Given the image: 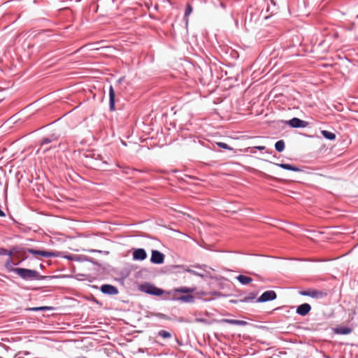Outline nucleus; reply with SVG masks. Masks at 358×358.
Returning <instances> with one entry per match:
<instances>
[{
	"mask_svg": "<svg viewBox=\"0 0 358 358\" xmlns=\"http://www.w3.org/2000/svg\"><path fill=\"white\" fill-rule=\"evenodd\" d=\"M83 163L89 169L101 171L110 170L107 167L108 162L103 160V157L94 151H87V152L84 154Z\"/></svg>",
	"mask_w": 358,
	"mask_h": 358,
	"instance_id": "obj_1",
	"label": "nucleus"
},
{
	"mask_svg": "<svg viewBox=\"0 0 358 358\" xmlns=\"http://www.w3.org/2000/svg\"><path fill=\"white\" fill-rule=\"evenodd\" d=\"M139 290L145 294L160 296L164 293V290L159 288L150 282H144L139 286Z\"/></svg>",
	"mask_w": 358,
	"mask_h": 358,
	"instance_id": "obj_2",
	"label": "nucleus"
},
{
	"mask_svg": "<svg viewBox=\"0 0 358 358\" xmlns=\"http://www.w3.org/2000/svg\"><path fill=\"white\" fill-rule=\"evenodd\" d=\"M21 250H20V253L22 255H26V253H29L33 255H38L43 257L49 258L53 257V256L59 255L58 253H54L53 251H48V250H36L34 248H22L20 247Z\"/></svg>",
	"mask_w": 358,
	"mask_h": 358,
	"instance_id": "obj_3",
	"label": "nucleus"
},
{
	"mask_svg": "<svg viewBox=\"0 0 358 358\" xmlns=\"http://www.w3.org/2000/svg\"><path fill=\"white\" fill-rule=\"evenodd\" d=\"M17 271L16 274L24 280H36V278L38 275V271L34 269L19 268Z\"/></svg>",
	"mask_w": 358,
	"mask_h": 358,
	"instance_id": "obj_4",
	"label": "nucleus"
},
{
	"mask_svg": "<svg viewBox=\"0 0 358 358\" xmlns=\"http://www.w3.org/2000/svg\"><path fill=\"white\" fill-rule=\"evenodd\" d=\"M301 296H309L313 299H323L327 296V293L325 291L317 290L315 289H308L306 290H301L299 292Z\"/></svg>",
	"mask_w": 358,
	"mask_h": 358,
	"instance_id": "obj_5",
	"label": "nucleus"
},
{
	"mask_svg": "<svg viewBox=\"0 0 358 358\" xmlns=\"http://www.w3.org/2000/svg\"><path fill=\"white\" fill-rule=\"evenodd\" d=\"M27 259V257H24L22 258L21 260H18L17 262H13L12 257H9L4 264V267L7 270V271L17 273V270H18L19 268H15L14 266L20 265Z\"/></svg>",
	"mask_w": 358,
	"mask_h": 358,
	"instance_id": "obj_6",
	"label": "nucleus"
},
{
	"mask_svg": "<svg viewBox=\"0 0 358 358\" xmlns=\"http://www.w3.org/2000/svg\"><path fill=\"white\" fill-rule=\"evenodd\" d=\"M277 298V294L273 290H267L263 292L256 300L257 303H265L271 301Z\"/></svg>",
	"mask_w": 358,
	"mask_h": 358,
	"instance_id": "obj_7",
	"label": "nucleus"
},
{
	"mask_svg": "<svg viewBox=\"0 0 358 358\" xmlns=\"http://www.w3.org/2000/svg\"><path fill=\"white\" fill-rule=\"evenodd\" d=\"M286 124L292 128H305L308 126L309 123L305 120L298 117H292V119L285 122Z\"/></svg>",
	"mask_w": 358,
	"mask_h": 358,
	"instance_id": "obj_8",
	"label": "nucleus"
},
{
	"mask_svg": "<svg viewBox=\"0 0 358 358\" xmlns=\"http://www.w3.org/2000/svg\"><path fill=\"white\" fill-rule=\"evenodd\" d=\"M164 255L157 250H152L151 252L150 262L154 264H162L164 262Z\"/></svg>",
	"mask_w": 358,
	"mask_h": 358,
	"instance_id": "obj_9",
	"label": "nucleus"
},
{
	"mask_svg": "<svg viewBox=\"0 0 358 358\" xmlns=\"http://www.w3.org/2000/svg\"><path fill=\"white\" fill-rule=\"evenodd\" d=\"M99 289L103 294L109 296L116 295L119 292L117 287L110 284L102 285Z\"/></svg>",
	"mask_w": 358,
	"mask_h": 358,
	"instance_id": "obj_10",
	"label": "nucleus"
},
{
	"mask_svg": "<svg viewBox=\"0 0 358 358\" xmlns=\"http://www.w3.org/2000/svg\"><path fill=\"white\" fill-rule=\"evenodd\" d=\"M132 256L134 261H143L147 258L148 255L145 249L136 248L133 250Z\"/></svg>",
	"mask_w": 358,
	"mask_h": 358,
	"instance_id": "obj_11",
	"label": "nucleus"
},
{
	"mask_svg": "<svg viewBox=\"0 0 358 358\" xmlns=\"http://www.w3.org/2000/svg\"><path fill=\"white\" fill-rule=\"evenodd\" d=\"M311 308L309 303H304L296 307V313L301 316H306L310 312Z\"/></svg>",
	"mask_w": 358,
	"mask_h": 358,
	"instance_id": "obj_12",
	"label": "nucleus"
},
{
	"mask_svg": "<svg viewBox=\"0 0 358 358\" xmlns=\"http://www.w3.org/2000/svg\"><path fill=\"white\" fill-rule=\"evenodd\" d=\"M194 296L192 294H186L181 296H176V294L171 299L172 301H182L186 303H192L194 302Z\"/></svg>",
	"mask_w": 358,
	"mask_h": 358,
	"instance_id": "obj_13",
	"label": "nucleus"
},
{
	"mask_svg": "<svg viewBox=\"0 0 358 358\" xmlns=\"http://www.w3.org/2000/svg\"><path fill=\"white\" fill-rule=\"evenodd\" d=\"M20 250H21L20 246H13L10 250L0 247V256L13 257L14 254L20 253Z\"/></svg>",
	"mask_w": 358,
	"mask_h": 358,
	"instance_id": "obj_14",
	"label": "nucleus"
},
{
	"mask_svg": "<svg viewBox=\"0 0 358 358\" xmlns=\"http://www.w3.org/2000/svg\"><path fill=\"white\" fill-rule=\"evenodd\" d=\"M109 108L110 111L115 110V92L112 85L109 87Z\"/></svg>",
	"mask_w": 358,
	"mask_h": 358,
	"instance_id": "obj_15",
	"label": "nucleus"
},
{
	"mask_svg": "<svg viewBox=\"0 0 358 358\" xmlns=\"http://www.w3.org/2000/svg\"><path fill=\"white\" fill-rule=\"evenodd\" d=\"M219 323H227L229 324L238 325V326H246L249 323L244 320H234V319H222L219 320Z\"/></svg>",
	"mask_w": 358,
	"mask_h": 358,
	"instance_id": "obj_16",
	"label": "nucleus"
},
{
	"mask_svg": "<svg viewBox=\"0 0 358 358\" xmlns=\"http://www.w3.org/2000/svg\"><path fill=\"white\" fill-rule=\"evenodd\" d=\"M59 135H58L57 134H55V133L51 134L48 136L44 137L43 138H42V140L41 141L40 145L41 146H43V145L49 144L52 142L57 141L59 139Z\"/></svg>",
	"mask_w": 358,
	"mask_h": 358,
	"instance_id": "obj_17",
	"label": "nucleus"
},
{
	"mask_svg": "<svg viewBox=\"0 0 358 358\" xmlns=\"http://www.w3.org/2000/svg\"><path fill=\"white\" fill-rule=\"evenodd\" d=\"M276 166L280 167L282 169L287 170V171H292L294 172H301L302 171V169L294 166L291 164H285V163H280V164H275Z\"/></svg>",
	"mask_w": 358,
	"mask_h": 358,
	"instance_id": "obj_18",
	"label": "nucleus"
},
{
	"mask_svg": "<svg viewBox=\"0 0 358 358\" xmlns=\"http://www.w3.org/2000/svg\"><path fill=\"white\" fill-rule=\"evenodd\" d=\"M352 331V328L347 326H339L334 329V332L336 334L348 335Z\"/></svg>",
	"mask_w": 358,
	"mask_h": 358,
	"instance_id": "obj_19",
	"label": "nucleus"
},
{
	"mask_svg": "<svg viewBox=\"0 0 358 358\" xmlns=\"http://www.w3.org/2000/svg\"><path fill=\"white\" fill-rule=\"evenodd\" d=\"M73 261L78 262H89L92 263L93 264H96V262H94L93 258L83 255H75Z\"/></svg>",
	"mask_w": 358,
	"mask_h": 358,
	"instance_id": "obj_20",
	"label": "nucleus"
},
{
	"mask_svg": "<svg viewBox=\"0 0 358 358\" xmlns=\"http://www.w3.org/2000/svg\"><path fill=\"white\" fill-rule=\"evenodd\" d=\"M116 166L119 168L123 169V173L128 175H134L135 173H143V171L137 169H131L130 167H122L119 164H117Z\"/></svg>",
	"mask_w": 358,
	"mask_h": 358,
	"instance_id": "obj_21",
	"label": "nucleus"
},
{
	"mask_svg": "<svg viewBox=\"0 0 358 358\" xmlns=\"http://www.w3.org/2000/svg\"><path fill=\"white\" fill-rule=\"evenodd\" d=\"M236 278L243 285H247L252 282V278L243 274L238 275Z\"/></svg>",
	"mask_w": 358,
	"mask_h": 358,
	"instance_id": "obj_22",
	"label": "nucleus"
},
{
	"mask_svg": "<svg viewBox=\"0 0 358 358\" xmlns=\"http://www.w3.org/2000/svg\"><path fill=\"white\" fill-rule=\"evenodd\" d=\"M67 275H40V273L38 272V275L36 278V280H48V279H56V278H66Z\"/></svg>",
	"mask_w": 358,
	"mask_h": 358,
	"instance_id": "obj_23",
	"label": "nucleus"
},
{
	"mask_svg": "<svg viewBox=\"0 0 358 358\" xmlns=\"http://www.w3.org/2000/svg\"><path fill=\"white\" fill-rule=\"evenodd\" d=\"M257 295V292H250L248 296L239 299L240 303H249L252 302Z\"/></svg>",
	"mask_w": 358,
	"mask_h": 358,
	"instance_id": "obj_24",
	"label": "nucleus"
},
{
	"mask_svg": "<svg viewBox=\"0 0 358 358\" xmlns=\"http://www.w3.org/2000/svg\"><path fill=\"white\" fill-rule=\"evenodd\" d=\"M195 290V288L194 287H180L178 288H176L174 289L175 294L176 293H183V294H189L191 292H193Z\"/></svg>",
	"mask_w": 358,
	"mask_h": 358,
	"instance_id": "obj_25",
	"label": "nucleus"
},
{
	"mask_svg": "<svg viewBox=\"0 0 358 358\" xmlns=\"http://www.w3.org/2000/svg\"><path fill=\"white\" fill-rule=\"evenodd\" d=\"M157 337H160L164 340L172 338V334L171 332L161 329L157 333Z\"/></svg>",
	"mask_w": 358,
	"mask_h": 358,
	"instance_id": "obj_26",
	"label": "nucleus"
},
{
	"mask_svg": "<svg viewBox=\"0 0 358 358\" xmlns=\"http://www.w3.org/2000/svg\"><path fill=\"white\" fill-rule=\"evenodd\" d=\"M321 134L324 138L329 141H334L336 138V136L334 133L327 130H322Z\"/></svg>",
	"mask_w": 358,
	"mask_h": 358,
	"instance_id": "obj_27",
	"label": "nucleus"
},
{
	"mask_svg": "<svg viewBox=\"0 0 358 358\" xmlns=\"http://www.w3.org/2000/svg\"><path fill=\"white\" fill-rule=\"evenodd\" d=\"M54 253H58L59 255L57 256H53V257H62L64 259H68V260H70V261H73V259H74V257H75V255H65L63 252H59V251H53Z\"/></svg>",
	"mask_w": 358,
	"mask_h": 358,
	"instance_id": "obj_28",
	"label": "nucleus"
},
{
	"mask_svg": "<svg viewBox=\"0 0 358 358\" xmlns=\"http://www.w3.org/2000/svg\"><path fill=\"white\" fill-rule=\"evenodd\" d=\"M285 148V141L283 140H279L275 143V149L278 152L284 151Z\"/></svg>",
	"mask_w": 358,
	"mask_h": 358,
	"instance_id": "obj_29",
	"label": "nucleus"
},
{
	"mask_svg": "<svg viewBox=\"0 0 358 358\" xmlns=\"http://www.w3.org/2000/svg\"><path fill=\"white\" fill-rule=\"evenodd\" d=\"M54 308L52 306H38L33 307L29 308V310L33 312H39V311H45V310H52Z\"/></svg>",
	"mask_w": 358,
	"mask_h": 358,
	"instance_id": "obj_30",
	"label": "nucleus"
},
{
	"mask_svg": "<svg viewBox=\"0 0 358 358\" xmlns=\"http://www.w3.org/2000/svg\"><path fill=\"white\" fill-rule=\"evenodd\" d=\"M250 15V20L252 21V20H255V21H257L259 18V14L257 13H253V12H250L249 10L247 11V15ZM248 16L246 15V20H248Z\"/></svg>",
	"mask_w": 358,
	"mask_h": 358,
	"instance_id": "obj_31",
	"label": "nucleus"
},
{
	"mask_svg": "<svg viewBox=\"0 0 358 358\" xmlns=\"http://www.w3.org/2000/svg\"><path fill=\"white\" fill-rule=\"evenodd\" d=\"M216 145L222 149L229 150H233L234 149L230 147L228 144L223 143V142H217L216 143Z\"/></svg>",
	"mask_w": 358,
	"mask_h": 358,
	"instance_id": "obj_32",
	"label": "nucleus"
},
{
	"mask_svg": "<svg viewBox=\"0 0 358 358\" xmlns=\"http://www.w3.org/2000/svg\"><path fill=\"white\" fill-rule=\"evenodd\" d=\"M195 322H198V323H202V324H206V325H210L211 324V322L209 321L208 320L206 319V318H203V317H197L195 319Z\"/></svg>",
	"mask_w": 358,
	"mask_h": 358,
	"instance_id": "obj_33",
	"label": "nucleus"
},
{
	"mask_svg": "<svg viewBox=\"0 0 358 358\" xmlns=\"http://www.w3.org/2000/svg\"><path fill=\"white\" fill-rule=\"evenodd\" d=\"M192 10H193L192 6L189 3H187L186 5L184 17L185 18V17H188L192 13Z\"/></svg>",
	"mask_w": 358,
	"mask_h": 358,
	"instance_id": "obj_34",
	"label": "nucleus"
},
{
	"mask_svg": "<svg viewBox=\"0 0 358 358\" xmlns=\"http://www.w3.org/2000/svg\"><path fill=\"white\" fill-rule=\"evenodd\" d=\"M250 152L252 153V154H255L256 153V150H264L266 149V147L265 146H263V145H258V146H255V147H252V148H250Z\"/></svg>",
	"mask_w": 358,
	"mask_h": 358,
	"instance_id": "obj_35",
	"label": "nucleus"
},
{
	"mask_svg": "<svg viewBox=\"0 0 358 358\" xmlns=\"http://www.w3.org/2000/svg\"><path fill=\"white\" fill-rule=\"evenodd\" d=\"M173 343L171 344V346L173 348H177V346H181L182 343L176 336L173 339Z\"/></svg>",
	"mask_w": 358,
	"mask_h": 358,
	"instance_id": "obj_36",
	"label": "nucleus"
},
{
	"mask_svg": "<svg viewBox=\"0 0 358 358\" xmlns=\"http://www.w3.org/2000/svg\"><path fill=\"white\" fill-rule=\"evenodd\" d=\"M187 272H188V273H191L192 275L199 276V277H204L205 276V275L203 273H199L198 271H194L193 269H190V268L187 269Z\"/></svg>",
	"mask_w": 358,
	"mask_h": 358,
	"instance_id": "obj_37",
	"label": "nucleus"
},
{
	"mask_svg": "<svg viewBox=\"0 0 358 358\" xmlns=\"http://www.w3.org/2000/svg\"><path fill=\"white\" fill-rule=\"evenodd\" d=\"M198 143L199 144H201L202 146L203 147H206V148H208L210 149H213V150H215V145H212L213 148H211L209 145V143L208 142H205V141H202L201 140H198Z\"/></svg>",
	"mask_w": 358,
	"mask_h": 358,
	"instance_id": "obj_38",
	"label": "nucleus"
},
{
	"mask_svg": "<svg viewBox=\"0 0 358 358\" xmlns=\"http://www.w3.org/2000/svg\"><path fill=\"white\" fill-rule=\"evenodd\" d=\"M155 315L158 318L162 319V320H169L170 319L169 316H167L166 315L162 313H156Z\"/></svg>",
	"mask_w": 358,
	"mask_h": 358,
	"instance_id": "obj_39",
	"label": "nucleus"
},
{
	"mask_svg": "<svg viewBox=\"0 0 358 358\" xmlns=\"http://www.w3.org/2000/svg\"><path fill=\"white\" fill-rule=\"evenodd\" d=\"M14 255L15 257L19 258V260H21L22 257H26L25 255H22V253H17Z\"/></svg>",
	"mask_w": 358,
	"mask_h": 358,
	"instance_id": "obj_40",
	"label": "nucleus"
},
{
	"mask_svg": "<svg viewBox=\"0 0 358 358\" xmlns=\"http://www.w3.org/2000/svg\"><path fill=\"white\" fill-rule=\"evenodd\" d=\"M15 358H24L22 356V352H18L17 354L15 355Z\"/></svg>",
	"mask_w": 358,
	"mask_h": 358,
	"instance_id": "obj_41",
	"label": "nucleus"
},
{
	"mask_svg": "<svg viewBox=\"0 0 358 358\" xmlns=\"http://www.w3.org/2000/svg\"><path fill=\"white\" fill-rule=\"evenodd\" d=\"M124 76H122V77L120 78L117 80V83H119V84H120V83H122L124 81Z\"/></svg>",
	"mask_w": 358,
	"mask_h": 358,
	"instance_id": "obj_42",
	"label": "nucleus"
},
{
	"mask_svg": "<svg viewBox=\"0 0 358 358\" xmlns=\"http://www.w3.org/2000/svg\"><path fill=\"white\" fill-rule=\"evenodd\" d=\"M177 321L179 322H187L183 317H179L177 320Z\"/></svg>",
	"mask_w": 358,
	"mask_h": 358,
	"instance_id": "obj_43",
	"label": "nucleus"
},
{
	"mask_svg": "<svg viewBox=\"0 0 358 358\" xmlns=\"http://www.w3.org/2000/svg\"><path fill=\"white\" fill-rule=\"evenodd\" d=\"M193 266L195 268H204L207 267L206 265H203V266L194 265Z\"/></svg>",
	"mask_w": 358,
	"mask_h": 358,
	"instance_id": "obj_44",
	"label": "nucleus"
},
{
	"mask_svg": "<svg viewBox=\"0 0 358 358\" xmlns=\"http://www.w3.org/2000/svg\"><path fill=\"white\" fill-rule=\"evenodd\" d=\"M229 302L231 303H240L239 300H234V299L230 300Z\"/></svg>",
	"mask_w": 358,
	"mask_h": 358,
	"instance_id": "obj_45",
	"label": "nucleus"
},
{
	"mask_svg": "<svg viewBox=\"0 0 358 358\" xmlns=\"http://www.w3.org/2000/svg\"><path fill=\"white\" fill-rule=\"evenodd\" d=\"M5 216H6L5 213L0 208V217H5Z\"/></svg>",
	"mask_w": 358,
	"mask_h": 358,
	"instance_id": "obj_46",
	"label": "nucleus"
},
{
	"mask_svg": "<svg viewBox=\"0 0 358 358\" xmlns=\"http://www.w3.org/2000/svg\"><path fill=\"white\" fill-rule=\"evenodd\" d=\"M220 6L224 9L226 8L225 4L222 1H220Z\"/></svg>",
	"mask_w": 358,
	"mask_h": 358,
	"instance_id": "obj_47",
	"label": "nucleus"
},
{
	"mask_svg": "<svg viewBox=\"0 0 358 358\" xmlns=\"http://www.w3.org/2000/svg\"><path fill=\"white\" fill-rule=\"evenodd\" d=\"M90 252H101V250H90Z\"/></svg>",
	"mask_w": 358,
	"mask_h": 358,
	"instance_id": "obj_48",
	"label": "nucleus"
},
{
	"mask_svg": "<svg viewBox=\"0 0 358 358\" xmlns=\"http://www.w3.org/2000/svg\"><path fill=\"white\" fill-rule=\"evenodd\" d=\"M22 355H30V352H28V351L22 352Z\"/></svg>",
	"mask_w": 358,
	"mask_h": 358,
	"instance_id": "obj_49",
	"label": "nucleus"
},
{
	"mask_svg": "<svg viewBox=\"0 0 358 358\" xmlns=\"http://www.w3.org/2000/svg\"><path fill=\"white\" fill-rule=\"evenodd\" d=\"M270 2H271V3H272L274 7H275L276 3L274 0H271Z\"/></svg>",
	"mask_w": 358,
	"mask_h": 358,
	"instance_id": "obj_50",
	"label": "nucleus"
},
{
	"mask_svg": "<svg viewBox=\"0 0 358 358\" xmlns=\"http://www.w3.org/2000/svg\"><path fill=\"white\" fill-rule=\"evenodd\" d=\"M215 294L217 295V296H220L221 293L216 292H215Z\"/></svg>",
	"mask_w": 358,
	"mask_h": 358,
	"instance_id": "obj_51",
	"label": "nucleus"
},
{
	"mask_svg": "<svg viewBox=\"0 0 358 358\" xmlns=\"http://www.w3.org/2000/svg\"><path fill=\"white\" fill-rule=\"evenodd\" d=\"M278 8H275V10H271V13H273L275 10H277Z\"/></svg>",
	"mask_w": 358,
	"mask_h": 358,
	"instance_id": "obj_52",
	"label": "nucleus"
}]
</instances>
